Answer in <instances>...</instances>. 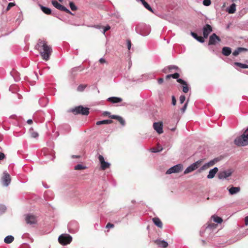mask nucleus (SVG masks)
Segmentation results:
<instances>
[{
  "label": "nucleus",
  "instance_id": "nucleus-1",
  "mask_svg": "<svg viewBox=\"0 0 248 248\" xmlns=\"http://www.w3.org/2000/svg\"><path fill=\"white\" fill-rule=\"evenodd\" d=\"M136 31L137 33L143 36H145L149 34L151 31V27L144 23H140L136 27Z\"/></svg>",
  "mask_w": 248,
  "mask_h": 248
},
{
  "label": "nucleus",
  "instance_id": "nucleus-2",
  "mask_svg": "<svg viewBox=\"0 0 248 248\" xmlns=\"http://www.w3.org/2000/svg\"><path fill=\"white\" fill-rule=\"evenodd\" d=\"M248 128L245 130L244 133L240 137L234 140V142L237 146H244L248 145Z\"/></svg>",
  "mask_w": 248,
  "mask_h": 248
},
{
  "label": "nucleus",
  "instance_id": "nucleus-3",
  "mask_svg": "<svg viewBox=\"0 0 248 248\" xmlns=\"http://www.w3.org/2000/svg\"><path fill=\"white\" fill-rule=\"evenodd\" d=\"M71 111L75 114H81L82 115H87L89 113V109L88 108L79 106L72 108Z\"/></svg>",
  "mask_w": 248,
  "mask_h": 248
},
{
  "label": "nucleus",
  "instance_id": "nucleus-4",
  "mask_svg": "<svg viewBox=\"0 0 248 248\" xmlns=\"http://www.w3.org/2000/svg\"><path fill=\"white\" fill-rule=\"evenodd\" d=\"M72 240V236L68 234H62L58 238L59 243L63 246L70 243Z\"/></svg>",
  "mask_w": 248,
  "mask_h": 248
},
{
  "label": "nucleus",
  "instance_id": "nucleus-5",
  "mask_svg": "<svg viewBox=\"0 0 248 248\" xmlns=\"http://www.w3.org/2000/svg\"><path fill=\"white\" fill-rule=\"evenodd\" d=\"M52 50L49 46L46 47L44 49L40 52V55L43 60L48 61L49 59L50 55L52 53Z\"/></svg>",
  "mask_w": 248,
  "mask_h": 248
},
{
  "label": "nucleus",
  "instance_id": "nucleus-6",
  "mask_svg": "<svg viewBox=\"0 0 248 248\" xmlns=\"http://www.w3.org/2000/svg\"><path fill=\"white\" fill-rule=\"evenodd\" d=\"M69 232L72 233L77 232L79 230V224L76 220L71 221L68 224Z\"/></svg>",
  "mask_w": 248,
  "mask_h": 248
},
{
  "label": "nucleus",
  "instance_id": "nucleus-7",
  "mask_svg": "<svg viewBox=\"0 0 248 248\" xmlns=\"http://www.w3.org/2000/svg\"><path fill=\"white\" fill-rule=\"evenodd\" d=\"M202 159L199 160L189 166L184 171L185 174L188 173L199 168L202 162Z\"/></svg>",
  "mask_w": 248,
  "mask_h": 248
},
{
  "label": "nucleus",
  "instance_id": "nucleus-8",
  "mask_svg": "<svg viewBox=\"0 0 248 248\" xmlns=\"http://www.w3.org/2000/svg\"><path fill=\"white\" fill-rule=\"evenodd\" d=\"M52 5L57 9L64 11L67 13H68L71 15H74V14L67 8L64 7V6L61 5L59 3L57 0H53L51 1Z\"/></svg>",
  "mask_w": 248,
  "mask_h": 248
},
{
  "label": "nucleus",
  "instance_id": "nucleus-9",
  "mask_svg": "<svg viewBox=\"0 0 248 248\" xmlns=\"http://www.w3.org/2000/svg\"><path fill=\"white\" fill-rule=\"evenodd\" d=\"M183 169V165L179 164L171 168L166 171V174H171L172 173H178L182 170Z\"/></svg>",
  "mask_w": 248,
  "mask_h": 248
},
{
  "label": "nucleus",
  "instance_id": "nucleus-10",
  "mask_svg": "<svg viewBox=\"0 0 248 248\" xmlns=\"http://www.w3.org/2000/svg\"><path fill=\"white\" fill-rule=\"evenodd\" d=\"M232 171L231 170H227L223 171H220L218 173V178L219 179H226L230 176L232 174Z\"/></svg>",
  "mask_w": 248,
  "mask_h": 248
},
{
  "label": "nucleus",
  "instance_id": "nucleus-11",
  "mask_svg": "<svg viewBox=\"0 0 248 248\" xmlns=\"http://www.w3.org/2000/svg\"><path fill=\"white\" fill-rule=\"evenodd\" d=\"M25 220L27 223L29 224H34L37 222L36 217L32 214H27L26 215Z\"/></svg>",
  "mask_w": 248,
  "mask_h": 248
},
{
  "label": "nucleus",
  "instance_id": "nucleus-12",
  "mask_svg": "<svg viewBox=\"0 0 248 248\" xmlns=\"http://www.w3.org/2000/svg\"><path fill=\"white\" fill-rule=\"evenodd\" d=\"M11 177L6 171L3 172V176L2 178V182L3 186H7L11 182Z\"/></svg>",
  "mask_w": 248,
  "mask_h": 248
},
{
  "label": "nucleus",
  "instance_id": "nucleus-13",
  "mask_svg": "<svg viewBox=\"0 0 248 248\" xmlns=\"http://www.w3.org/2000/svg\"><path fill=\"white\" fill-rule=\"evenodd\" d=\"M221 41L220 38L216 33L212 34L209 37V45H216L217 42Z\"/></svg>",
  "mask_w": 248,
  "mask_h": 248
},
{
  "label": "nucleus",
  "instance_id": "nucleus-14",
  "mask_svg": "<svg viewBox=\"0 0 248 248\" xmlns=\"http://www.w3.org/2000/svg\"><path fill=\"white\" fill-rule=\"evenodd\" d=\"M98 159L101 164V168L102 170H105L106 169L109 167L110 163L108 162H106L102 155H99L98 156Z\"/></svg>",
  "mask_w": 248,
  "mask_h": 248
},
{
  "label": "nucleus",
  "instance_id": "nucleus-15",
  "mask_svg": "<svg viewBox=\"0 0 248 248\" xmlns=\"http://www.w3.org/2000/svg\"><path fill=\"white\" fill-rule=\"evenodd\" d=\"M212 27L209 24H206L203 28V35L204 38H207L209 34L212 31Z\"/></svg>",
  "mask_w": 248,
  "mask_h": 248
},
{
  "label": "nucleus",
  "instance_id": "nucleus-16",
  "mask_svg": "<svg viewBox=\"0 0 248 248\" xmlns=\"http://www.w3.org/2000/svg\"><path fill=\"white\" fill-rule=\"evenodd\" d=\"M154 129L159 134L163 132V124L162 122H155L153 124Z\"/></svg>",
  "mask_w": 248,
  "mask_h": 248
},
{
  "label": "nucleus",
  "instance_id": "nucleus-17",
  "mask_svg": "<svg viewBox=\"0 0 248 248\" xmlns=\"http://www.w3.org/2000/svg\"><path fill=\"white\" fill-rule=\"evenodd\" d=\"M48 46L46 43L45 41H43L41 40H39L38 43L35 46L36 48L40 52L43 50L44 48Z\"/></svg>",
  "mask_w": 248,
  "mask_h": 248
},
{
  "label": "nucleus",
  "instance_id": "nucleus-18",
  "mask_svg": "<svg viewBox=\"0 0 248 248\" xmlns=\"http://www.w3.org/2000/svg\"><path fill=\"white\" fill-rule=\"evenodd\" d=\"M84 69L81 66L75 67L71 69L70 70V73L72 77L75 78V77L78 75V73L82 71Z\"/></svg>",
  "mask_w": 248,
  "mask_h": 248
},
{
  "label": "nucleus",
  "instance_id": "nucleus-19",
  "mask_svg": "<svg viewBox=\"0 0 248 248\" xmlns=\"http://www.w3.org/2000/svg\"><path fill=\"white\" fill-rule=\"evenodd\" d=\"M109 118L117 120L122 126H124L125 125V120L123 119V118L120 116L116 115H109Z\"/></svg>",
  "mask_w": 248,
  "mask_h": 248
},
{
  "label": "nucleus",
  "instance_id": "nucleus-20",
  "mask_svg": "<svg viewBox=\"0 0 248 248\" xmlns=\"http://www.w3.org/2000/svg\"><path fill=\"white\" fill-rule=\"evenodd\" d=\"M155 243L158 247L162 248H166L168 246V243L167 241L165 240H161L160 239H156L154 241Z\"/></svg>",
  "mask_w": 248,
  "mask_h": 248
},
{
  "label": "nucleus",
  "instance_id": "nucleus-21",
  "mask_svg": "<svg viewBox=\"0 0 248 248\" xmlns=\"http://www.w3.org/2000/svg\"><path fill=\"white\" fill-rule=\"evenodd\" d=\"M218 168L217 167H215L212 169H211L209 170V174L207 175L208 179H212L214 177L215 174L218 171Z\"/></svg>",
  "mask_w": 248,
  "mask_h": 248
},
{
  "label": "nucleus",
  "instance_id": "nucleus-22",
  "mask_svg": "<svg viewBox=\"0 0 248 248\" xmlns=\"http://www.w3.org/2000/svg\"><path fill=\"white\" fill-rule=\"evenodd\" d=\"M107 101L114 104L122 102V99L118 97H110L108 98Z\"/></svg>",
  "mask_w": 248,
  "mask_h": 248
},
{
  "label": "nucleus",
  "instance_id": "nucleus-23",
  "mask_svg": "<svg viewBox=\"0 0 248 248\" xmlns=\"http://www.w3.org/2000/svg\"><path fill=\"white\" fill-rule=\"evenodd\" d=\"M248 49L246 48L239 47L237 48L232 53L234 56H237L240 53L243 51H248Z\"/></svg>",
  "mask_w": 248,
  "mask_h": 248
},
{
  "label": "nucleus",
  "instance_id": "nucleus-24",
  "mask_svg": "<svg viewBox=\"0 0 248 248\" xmlns=\"http://www.w3.org/2000/svg\"><path fill=\"white\" fill-rule=\"evenodd\" d=\"M232 52V49L230 47L227 46H224L222 48V53L223 55L228 56Z\"/></svg>",
  "mask_w": 248,
  "mask_h": 248
},
{
  "label": "nucleus",
  "instance_id": "nucleus-25",
  "mask_svg": "<svg viewBox=\"0 0 248 248\" xmlns=\"http://www.w3.org/2000/svg\"><path fill=\"white\" fill-rule=\"evenodd\" d=\"M154 223L159 228H162L163 224L160 219L158 217H154L152 219Z\"/></svg>",
  "mask_w": 248,
  "mask_h": 248
},
{
  "label": "nucleus",
  "instance_id": "nucleus-26",
  "mask_svg": "<svg viewBox=\"0 0 248 248\" xmlns=\"http://www.w3.org/2000/svg\"><path fill=\"white\" fill-rule=\"evenodd\" d=\"M240 191V187H234V186H232L229 189V192L230 194L231 195H234L238 192H239Z\"/></svg>",
  "mask_w": 248,
  "mask_h": 248
},
{
  "label": "nucleus",
  "instance_id": "nucleus-27",
  "mask_svg": "<svg viewBox=\"0 0 248 248\" xmlns=\"http://www.w3.org/2000/svg\"><path fill=\"white\" fill-rule=\"evenodd\" d=\"M142 5L144 6L145 8L148 10L149 11L153 13H154V11L152 9V8L150 6V5L145 1V0H139Z\"/></svg>",
  "mask_w": 248,
  "mask_h": 248
},
{
  "label": "nucleus",
  "instance_id": "nucleus-28",
  "mask_svg": "<svg viewBox=\"0 0 248 248\" xmlns=\"http://www.w3.org/2000/svg\"><path fill=\"white\" fill-rule=\"evenodd\" d=\"M191 35L192 36L193 38H194L199 42L202 43L204 42V37H202V36L199 37L196 33L191 32Z\"/></svg>",
  "mask_w": 248,
  "mask_h": 248
},
{
  "label": "nucleus",
  "instance_id": "nucleus-29",
  "mask_svg": "<svg viewBox=\"0 0 248 248\" xmlns=\"http://www.w3.org/2000/svg\"><path fill=\"white\" fill-rule=\"evenodd\" d=\"M236 11V4L234 3H232L229 7L227 8V12L229 14H233Z\"/></svg>",
  "mask_w": 248,
  "mask_h": 248
},
{
  "label": "nucleus",
  "instance_id": "nucleus-30",
  "mask_svg": "<svg viewBox=\"0 0 248 248\" xmlns=\"http://www.w3.org/2000/svg\"><path fill=\"white\" fill-rule=\"evenodd\" d=\"M40 7L42 11L46 15H51L52 11L49 8L40 5Z\"/></svg>",
  "mask_w": 248,
  "mask_h": 248
},
{
  "label": "nucleus",
  "instance_id": "nucleus-31",
  "mask_svg": "<svg viewBox=\"0 0 248 248\" xmlns=\"http://www.w3.org/2000/svg\"><path fill=\"white\" fill-rule=\"evenodd\" d=\"M112 122H113V121L111 120H105L97 121L96 122V124L97 125H100V124H110L112 123Z\"/></svg>",
  "mask_w": 248,
  "mask_h": 248
},
{
  "label": "nucleus",
  "instance_id": "nucleus-32",
  "mask_svg": "<svg viewBox=\"0 0 248 248\" xmlns=\"http://www.w3.org/2000/svg\"><path fill=\"white\" fill-rule=\"evenodd\" d=\"M14 240V237L12 235H8L6 236L4 239V241L6 244L12 243Z\"/></svg>",
  "mask_w": 248,
  "mask_h": 248
},
{
  "label": "nucleus",
  "instance_id": "nucleus-33",
  "mask_svg": "<svg viewBox=\"0 0 248 248\" xmlns=\"http://www.w3.org/2000/svg\"><path fill=\"white\" fill-rule=\"evenodd\" d=\"M234 65L235 66H237L240 67L243 69H247L248 68V65L244 63H242L239 62H235L234 63Z\"/></svg>",
  "mask_w": 248,
  "mask_h": 248
},
{
  "label": "nucleus",
  "instance_id": "nucleus-34",
  "mask_svg": "<svg viewBox=\"0 0 248 248\" xmlns=\"http://www.w3.org/2000/svg\"><path fill=\"white\" fill-rule=\"evenodd\" d=\"M212 218L213 219V221L217 223H221L222 222V219L218 216H213L212 217Z\"/></svg>",
  "mask_w": 248,
  "mask_h": 248
},
{
  "label": "nucleus",
  "instance_id": "nucleus-35",
  "mask_svg": "<svg viewBox=\"0 0 248 248\" xmlns=\"http://www.w3.org/2000/svg\"><path fill=\"white\" fill-rule=\"evenodd\" d=\"M31 137L33 138H36L38 137V134L37 132L34 131L33 129L31 127L29 130Z\"/></svg>",
  "mask_w": 248,
  "mask_h": 248
},
{
  "label": "nucleus",
  "instance_id": "nucleus-36",
  "mask_svg": "<svg viewBox=\"0 0 248 248\" xmlns=\"http://www.w3.org/2000/svg\"><path fill=\"white\" fill-rule=\"evenodd\" d=\"M86 87V85L80 84L78 87L77 91L78 92H83Z\"/></svg>",
  "mask_w": 248,
  "mask_h": 248
},
{
  "label": "nucleus",
  "instance_id": "nucleus-37",
  "mask_svg": "<svg viewBox=\"0 0 248 248\" xmlns=\"http://www.w3.org/2000/svg\"><path fill=\"white\" fill-rule=\"evenodd\" d=\"M69 6L72 11H76L78 9L74 3L72 1L69 2Z\"/></svg>",
  "mask_w": 248,
  "mask_h": 248
},
{
  "label": "nucleus",
  "instance_id": "nucleus-38",
  "mask_svg": "<svg viewBox=\"0 0 248 248\" xmlns=\"http://www.w3.org/2000/svg\"><path fill=\"white\" fill-rule=\"evenodd\" d=\"M86 168V167L85 166H83L81 164H78L77 165H76L75 167H74V169L75 170H82V169H84Z\"/></svg>",
  "mask_w": 248,
  "mask_h": 248
},
{
  "label": "nucleus",
  "instance_id": "nucleus-39",
  "mask_svg": "<svg viewBox=\"0 0 248 248\" xmlns=\"http://www.w3.org/2000/svg\"><path fill=\"white\" fill-rule=\"evenodd\" d=\"M6 210V207L3 204H0V214L3 213Z\"/></svg>",
  "mask_w": 248,
  "mask_h": 248
},
{
  "label": "nucleus",
  "instance_id": "nucleus-40",
  "mask_svg": "<svg viewBox=\"0 0 248 248\" xmlns=\"http://www.w3.org/2000/svg\"><path fill=\"white\" fill-rule=\"evenodd\" d=\"M209 165H208L207 163L205 164L204 165H203L202 167L200 168V169L199 170V171L201 172L202 170H205L208 168Z\"/></svg>",
  "mask_w": 248,
  "mask_h": 248
},
{
  "label": "nucleus",
  "instance_id": "nucleus-41",
  "mask_svg": "<svg viewBox=\"0 0 248 248\" xmlns=\"http://www.w3.org/2000/svg\"><path fill=\"white\" fill-rule=\"evenodd\" d=\"M211 4V0H203V4L204 6H208L210 5Z\"/></svg>",
  "mask_w": 248,
  "mask_h": 248
},
{
  "label": "nucleus",
  "instance_id": "nucleus-42",
  "mask_svg": "<svg viewBox=\"0 0 248 248\" xmlns=\"http://www.w3.org/2000/svg\"><path fill=\"white\" fill-rule=\"evenodd\" d=\"M216 226H217V225L215 224L214 223H211V224H209L206 227V229H213L216 228Z\"/></svg>",
  "mask_w": 248,
  "mask_h": 248
},
{
  "label": "nucleus",
  "instance_id": "nucleus-43",
  "mask_svg": "<svg viewBox=\"0 0 248 248\" xmlns=\"http://www.w3.org/2000/svg\"><path fill=\"white\" fill-rule=\"evenodd\" d=\"M217 160L216 158L212 160H211L209 162L207 163L208 165H209V167L212 166L214 165L215 163V162H217Z\"/></svg>",
  "mask_w": 248,
  "mask_h": 248
},
{
  "label": "nucleus",
  "instance_id": "nucleus-44",
  "mask_svg": "<svg viewBox=\"0 0 248 248\" xmlns=\"http://www.w3.org/2000/svg\"><path fill=\"white\" fill-rule=\"evenodd\" d=\"M183 88V91L185 93H186L188 92L189 88L187 86V83H186V85H184Z\"/></svg>",
  "mask_w": 248,
  "mask_h": 248
},
{
  "label": "nucleus",
  "instance_id": "nucleus-45",
  "mask_svg": "<svg viewBox=\"0 0 248 248\" xmlns=\"http://www.w3.org/2000/svg\"><path fill=\"white\" fill-rule=\"evenodd\" d=\"M168 69L169 71H170L172 69H175L176 70H178V67L175 65H171L168 66Z\"/></svg>",
  "mask_w": 248,
  "mask_h": 248
},
{
  "label": "nucleus",
  "instance_id": "nucleus-46",
  "mask_svg": "<svg viewBox=\"0 0 248 248\" xmlns=\"http://www.w3.org/2000/svg\"><path fill=\"white\" fill-rule=\"evenodd\" d=\"M187 103H188V101H187V102L185 104L184 106L181 108V111H182V112L183 113H184L186 111V109L187 106Z\"/></svg>",
  "mask_w": 248,
  "mask_h": 248
},
{
  "label": "nucleus",
  "instance_id": "nucleus-47",
  "mask_svg": "<svg viewBox=\"0 0 248 248\" xmlns=\"http://www.w3.org/2000/svg\"><path fill=\"white\" fill-rule=\"evenodd\" d=\"M15 5V3H14V2H10L8 4V6H7V8H6V11H8L11 8L14 6Z\"/></svg>",
  "mask_w": 248,
  "mask_h": 248
},
{
  "label": "nucleus",
  "instance_id": "nucleus-48",
  "mask_svg": "<svg viewBox=\"0 0 248 248\" xmlns=\"http://www.w3.org/2000/svg\"><path fill=\"white\" fill-rule=\"evenodd\" d=\"M186 100V97L184 95H181L180 96V103L181 104H183Z\"/></svg>",
  "mask_w": 248,
  "mask_h": 248
},
{
  "label": "nucleus",
  "instance_id": "nucleus-49",
  "mask_svg": "<svg viewBox=\"0 0 248 248\" xmlns=\"http://www.w3.org/2000/svg\"><path fill=\"white\" fill-rule=\"evenodd\" d=\"M171 78L174 79H178L180 76V75L178 73H175L173 74H171Z\"/></svg>",
  "mask_w": 248,
  "mask_h": 248
},
{
  "label": "nucleus",
  "instance_id": "nucleus-50",
  "mask_svg": "<svg viewBox=\"0 0 248 248\" xmlns=\"http://www.w3.org/2000/svg\"><path fill=\"white\" fill-rule=\"evenodd\" d=\"M177 81L179 83H181L183 85H186V82L185 81V80H184L183 79H182V78H178L177 79Z\"/></svg>",
  "mask_w": 248,
  "mask_h": 248
},
{
  "label": "nucleus",
  "instance_id": "nucleus-51",
  "mask_svg": "<svg viewBox=\"0 0 248 248\" xmlns=\"http://www.w3.org/2000/svg\"><path fill=\"white\" fill-rule=\"evenodd\" d=\"M126 44H127V48L128 49V50H130V49L131 48V43L130 40H127Z\"/></svg>",
  "mask_w": 248,
  "mask_h": 248
},
{
  "label": "nucleus",
  "instance_id": "nucleus-52",
  "mask_svg": "<svg viewBox=\"0 0 248 248\" xmlns=\"http://www.w3.org/2000/svg\"><path fill=\"white\" fill-rule=\"evenodd\" d=\"M176 104V100L174 96H172V105L175 106Z\"/></svg>",
  "mask_w": 248,
  "mask_h": 248
},
{
  "label": "nucleus",
  "instance_id": "nucleus-53",
  "mask_svg": "<svg viewBox=\"0 0 248 248\" xmlns=\"http://www.w3.org/2000/svg\"><path fill=\"white\" fill-rule=\"evenodd\" d=\"M162 150V148H161L159 150V149H157L155 148H152L151 149L152 152H153V153H157V152L161 151Z\"/></svg>",
  "mask_w": 248,
  "mask_h": 248
},
{
  "label": "nucleus",
  "instance_id": "nucleus-54",
  "mask_svg": "<svg viewBox=\"0 0 248 248\" xmlns=\"http://www.w3.org/2000/svg\"><path fill=\"white\" fill-rule=\"evenodd\" d=\"M110 27L108 25L106 26L103 30V33L105 34V32L109 30L110 29Z\"/></svg>",
  "mask_w": 248,
  "mask_h": 248
},
{
  "label": "nucleus",
  "instance_id": "nucleus-55",
  "mask_svg": "<svg viewBox=\"0 0 248 248\" xmlns=\"http://www.w3.org/2000/svg\"><path fill=\"white\" fill-rule=\"evenodd\" d=\"M114 225L110 223H108L106 226L107 228H111L114 227Z\"/></svg>",
  "mask_w": 248,
  "mask_h": 248
},
{
  "label": "nucleus",
  "instance_id": "nucleus-56",
  "mask_svg": "<svg viewBox=\"0 0 248 248\" xmlns=\"http://www.w3.org/2000/svg\"><path fill=\"white\" fill-rule=\"evenodd\" d=\"M5 157V155L2 153H0V160H2Z\"/></svg>",
  "mask_w": 248,
  "mask_h": 248
},
{
  "label": "nucleus",
  "instance_id": "nucleus-57",
  "mask_svg": "<svg viewBox=\"0 0 248 248\" xmlns=\"http://www.w3.org/2000/svg\"><path fill=\"white\" fill-rule=\"evenodd\" d=\"M245 223L246 226L248 225V216H247L245 218Z\"/></svg>",
  "mask_w": 248,
  "mask_h": 248
},
{
  "label": "nucleus",
  "instance_id": "nucleus-58",
  "mask_svg": "<svg viewBox=\"0 0 248 248\" xmlns=\"http://www.w3.org/2000/svg\"><path fill=\"white\" fill-rule=\"evenodd\" d=\"M99 61L101 63H104L106 62V60L103 58H100Z\"/></svg>",
  "mask_w": 248,
  "mask_h": 248
},
{
  "label": "nucleus",
  "instance_id": "nucleus-59",
  "mask_svg": "<svg viewBox=\"0 0 248 248\" xmlns=\"http://www.w3.org/2000/svg\"><path fill=\"white\" fill-rule=\"evenodd\" d=\"M103 115L104 116H106V115H108L109 116L110 115V112H108V111H104L103 113Z\"/></svg>",
  "mask_w": 248,
  "mask_h": 248
},
{
  "label": "nucleus",
  "instance_id": "nucleus-60",
  "mask_svg": "<svg viewBox=\"0 0 248 248\" xmlns=\"http://www.w3.org/2000/svg\"><path fill=\"white\" fill-rule=\"evenodd\" d=\"M164 79L162 78H160L158 79V83L160 84L163 82Z\"/></svg>",
  "mask_w": 248,
  "mask_h": 248
},
{
  "label": "nucleus",
  "instance_id": "nucleus-61",
  "mask_svg": "<svg viewBox=\"0 0 248 248\" xmlns=\"http://www.w3.org/2000/svg\"><path fill=\"white\" fill-rule=\"evenodd\" d=\"M168 70H169V69H168V67H165V68H164L162 70V71H163V72H164V73H167V72H168Z\"/></svg>",
  "mask_w": 248,
  "mask_h": 248
},
{
  "label": "nucleus",
  "instance_id": "nucleus-62",
  "mask_svg": "<svg viewBox=\"0 0 248 248\" xmlns=\"http://www.w3.org/2000/svg\"><path fill=\"white\" fill-rule=\"evenodd\" d=\"M27 123L29 124H32V120L31 119H29L27 120Z\"/></svg>",
  "mask_w": 248,
  "mask_h": 248
},
{
  "label": "nucleus",
  "instance_id": "nucleus-63",
  "mask_svg": "<svg viewBox=\"0 0 248 248\" xmlns=\"http://www.w3.org/2000/svg\"><path fill=\"white\" fill-rule=\"evenodd\" d=\"M171 74H170V75H167V76H166V79H168V78H171Z\"/></svg>",
  "mask_w": 248,
  "mask_h": 248
},
{
  "label": "nucleus",
  "instance_id": "nucleus-64",
  "mask_svg": "<svg viewBox=\"0 0 248 248\" xmlns=\"http://www.w3.org/2000/svg\"><path fill=\"white\" fill-rule=\"evenodd\" d=\"M72 158H79V156L73 155L72 156Z\"/></svg>",
  "mask_w": 248,
  "mask_h": 248
}]
</instances>
